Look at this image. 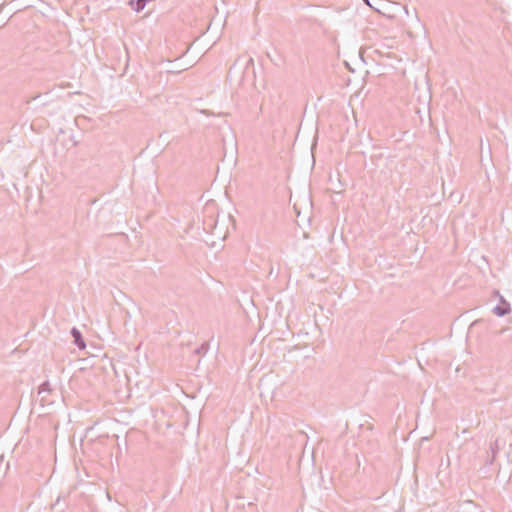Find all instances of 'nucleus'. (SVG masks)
Segmentation results:
<instances>
[{
    "label": "nucleus",
    "instance_id": "8",
    "mask_svg": "<svg viewBox=\"0 0 512 512\" xmlns=\"http://www.w3.org/2000/svg\"><path fill=\"white\" fill-rule=\"evenodd\" d=\"M365 2V4H367L369 7H371L373 10L375 11H379L378 8L374 7L370 2L369 0H363Z\"/></svg>",
    "mask_w": 512,
    "mask_h": 512
},
{
    "label": "nucleus",
    "instance_id": "9",
    "mask_svg": "<svg viewBox=\"0 0 512 512\" xmlns=\"http://www.w3.org/2000/svg\"><path fill=\"white\" fill-rule=\"evenodd\" d=\"M404 10H405V13L408 15L409 12H408V8L407 7H404Z\"/></svg>",
    "mask_w": 512,
    "mask_h": 512
},
{
    "label": "nucleus",
    "instance_id": "6",
    "mask_svg": "<svg viewBox=\"0 0 512 512\" xmlns=\"http://www.w3.org/2000/svg\"><path fill=\"white\" fill-rule=\"evenodd\" d=\"M490 449H491V452H492V456H491V458H488V459L486 460V463H487V464H492V463H493V461H494V459H495V455H496V453H497V449H498V446H497V440H496L494 443H491V445H490Z\"/></svg>",
    "mask_w": 512,
    "mask_h": 512
},
{
    "label": "nucleus",
    "instance_id": "2",
    "mask_svg": "<svg viewBox=\"0 0 512 512\" xmlns=\"http://www.w3.org/2000/svg\"><path fill=\"white\" fill-rule=\"evenodd\" d=\"M53 388L48 380L44 381L38 387V395L41 396L40 403L42 406L53 403V400L48 398V395L53 393Z\"/></svg>",
    "mask_w": 512,
    "mask_h": 512
},
{
    "label": "nucleus",
    "instance_id": "3",
    "mask_svg": "<svg viewBox=\"0 0 512 512\" xmlns=\"http://www.w3.org/2000/svg\"><path fill=\"white\" fill-rule=\"evenodd\" d=\"M70 334L73 338V343L80 349L83 350L86 348V343L84 341V338L82 336V333L80 330L76 327H73L70 331Z\"/></svg>",
    "mask_w": 512,
    "mask_h": 512
},
{
    "label": "nucleus",
    "instance_id": "1",
    "mask_svg": "<svg viewBox=\"0 0 512 512\" xmlns=\"http://www.w3.org/2000/svg\"><path fill=\"white\" fill-rule=\"evenodd\" d=\"M495 295L499 297V303L493 308V313L498 317H503L511 312L510 303L499 293L494 291Z\"/></svg>",
    "mask_w": 512,
    "mask_h": 512
},
{
    "label": "nucleus",
    "instance_id": "4",
    "mask_svg": "<svg viewBox=\"0 0 512 512\" xmlns=\"http://www.w3.org/2000/svg\"><path fill=\"white\" fill-rule=\"evenodd\" d=\"M149 1L150 0H130L129 5L134 11L140 12L145 8Z\"/></svg>",
    "mask_w": 512,
    "mask_h": 512
},
{
    "label": "nucleus",
    "instance_id": "7",
    "mask_svg": "<svg viewBox=\"0 0 512 512\" xmlns=\"http://www.w3.org/2000/svg\"><path fill=\"white\" fill-rule=\"evenodd\" d=\"M208 349H209V344L207 342H205L200 347L196 348L194 353L197 355H204L207 353Z\"/></svg>",
    "mask_w": 512,
    "mask_h": 512
},
{
    "label": "nucleus",
    "instance_id": "5",
    "mask_svg": "<svg viewBox=\"0 0 512 512\" xmlns=\"http://www.w3.org/2000/svg\"><path fill=\"white\" fill-rule=\"evenodd\" d=\"M66 502L65 499H62L60 496L56 499V501L53 503V508H59V512H64L66 508Z\"/></svg>",
    "mask_w": 512,
    "mask_h": 512
}]
</instances>
